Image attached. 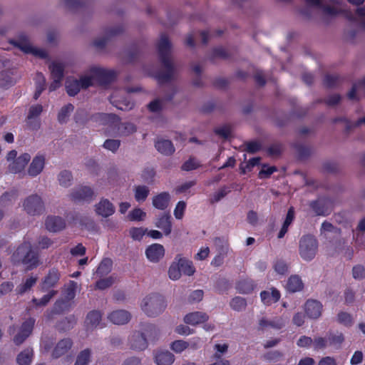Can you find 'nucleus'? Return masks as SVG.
<instances>
[{
  "label": "nucleus",
  "instance_id": "nucleus-1",
  "mask_svg": "<svg viewBox=\"0 0 365 365\" xmlns=\"http://www.w3.org/2000/svg\"><path fill=\"white\" fill-rule=\"evenodd\" d=\"M157 47L161 63L165 70L159 73L158 78L160 81L165 82L170 80L175 74V68L170 58L172 46L165 34L160 36Z\"/></svg>",
  "mask_w": 365,
  "mask_h": 365
},
{
  "label": "nucleus",
  "instance_id": "nucleus-2",
  "mask_svg": "<svg viewBox=\"0 0 365 365\" xmlns=\"http://www.w3.org/2000/svg\"><path fill=\"white\" fill-rule=\"evenodd\" d=\"M12 262L16 264H22L26 269H31L38 265L37 254L32 250L30 242H23L11 257Z\"/></svg>",
  "mask_w": 365,
  "mask_h": 365
},
{
  "label": "nucleus",
  "instance_id": "nucleus-3",
  "mask_svg": "<svg viewBox=\"0 0 365 365\" xmlns=\"http://www.w3.org/2000/svg\"><path fill=\"white\" fill-rule=\"evenodd\" d=\"M140 307L148 316L155 317L164 311L166 307V303L161 295L153 294L143 299Z\"/></svg>",
  "mask_w": 365,
  "mask_h": 365
},
{
  "label": "nucleus",
  "instance_id": "nucleus-4",
  "mask_svg": "<svg viewBox=\"0 0 365 365\" xmlns=\"http://www.w3.org/2000/svg\"><path fill=\"white\" fill-rule=\"evenodd\" d=\"M318 240L312 235H303L299 241V254L305 261L312 260L318 251Z\"/></svg>",
  "mask_w": 365,
  "mask_h": 365
},
{
  "label": "nucleus",
  "instance_id": "nucleus-5",
  "mask_svg": "<svg viewBox=\"0 0 365 365\" xmlns=\"http://www.w3.org/2000/svg\"><path fill=\"white\" fill-rule=\"evenodd\" d=\"M6 158L8 163V171L13 174H17L24 171L26 166L31 160V156L27 153L17 156V151L12 150L7 153Z\"/></svg>",
  "mask_w": 365,
  "mask_h": 365
},
{
  "label": "nucleus",
  "instance_id": "nucleus-6",
  "mask_svg": "<svg viewBox=\"0 0 365 365\" xmlns=\"http://www.w3.org/2000/svg\"><path fill=\"white\" fill-rule=\"evenodd\" d=\"M87 75L91 78V86L95 82L101 85H106L116 77V73L113 70L107 69L100 66H92L87 71Z\"/></svg>",
  "mask_w": 365,
  "mask_h": 365
},
{
  "label": "nucleus",
  "instance_id": "nucleus-7",
  "mask_svg": "<svg viewBox=\"0 0 365 365\" xmlns=\"http://www.w3.org/2000/svg\"><path fill=\"white\" fill-rule=\"evenodd\" d=\"M11 43L25 53L31 54L40 58H46L48 56L45 49L34 46L29 38L24 34L19 35L16 39L12 40Z\"/></svg>",
  "mask_w": 365,
  "mask_h": 365
},
{
  "label": "nucleus",
  "instance_id": "nucleus-8",
  "mask_svg": "<svg viewBox=\"0 0 365 365\" xmlns=\"http://www.w3.org/2000/svg\"><path fill=\"white\" fill-rule=\"evenodd\" d=\"M34 324L35 319L34 318H29L24 322L18 329L15 327H10L9 333L14 334V343L16 345L21 344L31 334Z\"/></svg>",
  "mask_w": 365,
  "mask_h": 365
},
{
  "label": "nucleus",
  "instance_id": "nucleus-9",
  "mask_svg": "<svg viewBox=\"0 0 365 365\" xmlns=\"http://www.w3.org/2000/svg\"><path fill=\"white\" fill-rule=\"evenodd\" d=\"M24 210L29 215H41L45 210L44 203L42 198L33 194L26 197L22 203Z\"/></svg>",
  "mask_w": 365,
  "mask_h": 365
},
{
  "label": "nucleus",
  "instance_id": "nucleus-10",
  "mask_svg": "<svg viewBox=\"0 0 365 365\" xmlns=\"http://www.w3.org/2000/svg\"><path fill=\"white\" fill-rule=\"evenodd\" d=\"M90 86L91 81L86 72L79 79L68 78L66 81V91L71 96H76L81 89H86Z\"/></svg>",
  "mask_w": 365,
  "mask_h": 365
},
{
  "label": "nucleus",
  "instance_id": "nucleus-11",
  "mask_svg": "<svg viewBox=\"0 0 365 365\" xmlns=\"http://www.w3.org/2000/svg\"><path fill=\"white\" fill-rule=\"evenodd\" d=\"M78 289V284L74 281H71L66 287L63 292V299H60L54 304L53 309L56 313L63 312L68 307L67 302L74 299Z\"/></svg>",
  "mask_w": 365,
  "mask_h": 365
},
{
  "label": "nucleus",
  "instance_id": "nucleus-12",
  "mask_svg": "<svg viewBox=\"0 0 365 365\" xmlns=\"http://www.w3.org/2000/svg\"><path fill=\"white\" fill-rule=\"evenodd\" d=\"M94 197L93 189L86 185L75 187L69 193V198L76 202H91Z\"/></svg>",
  "mask_w": 365,
  "mask_h": 365
},
{
  "label": "nucleus",
  "instance_id": "nucleus-13",
  "mask_svg": "<svg viewBox=\"0 0 365 365\" xmlns=\"http://www.w3.org/2000/svg\"><path fill=\"white\" fill-rule=\"evenodd\" d=\"M94 211L98 216L108 217L113 215L115 211L114 205L106 198H101L94 205Z\"/></svg>",
  "mask_w": 365,
  "mask_h": 365
},
{
  "label": "nucleus",
  "instance_id": "nucleus-14",
  "mask_svg": "<svg viewBox=\"0 0 365 365\" xmlns=\"http://www.w3.org/2000/svg\"><path fill=\"white\" fill-rule=\"evenodd\" d=\"M46 158L43 155L38 154L31 160L27 170V174L35 178L42 173L44 169Z\"/></svg>",
  "mask_w": 365,
  "mask_h": 365
},
{
  "label": "nucleus",
  "instance_id": "nucleus-15",
  "mask_svg": "<svg viewBox=\"0 0 365 365\" xmlns=\"http://www.w3.org/2000/svg\"><path fill=\"white\" fill-rule=\"evenodd\" d=\"M130 347L135 351H143L148 347L147 339L144 333L134 331L129 338Z\"/></svg>",
  "mask_w": 365,
  "mask_h": 365
},
{
  "label": "nucleus",
  "instance_id": "nucleus-16",
  "mask_svg": "<svg viewBox=\"0 0 365 365\" xmlns=\"http://www.w3.org/2000/svg\"><path fill=\"white\" fill-rule=\"evenodd\" d=\"M72 346L73 341L70 338H64L57 342L52 351L51 356L58 359L67 354Z\"/></svg>",
  "mask_w": 365,
  "mask_h": 365
},
{
  "label": "nucleus",
  "instance_id": "nucleus-17",
  "mask_svg": "<svg viewBox=\"0 0 365 365\" xmlns=\"http://www.w3.org/2000/svg\"><path fill=\"white\" fill-rule=\"evenodd\" d=\"M145 255L151 262H158L164 257L165 249L162 245L155 243L147 247Z\"/></svg>",
  "mask_w": 365,
  "mask_h": 365
},
{
  "label": "nucleus",
  "instance_id": "nucleus-18",
  "mask_svg": "<svg viewBox=\"0 0 365 365\" xmlns=\"http://www.w3.org/2000/svg\"><path fill=\"white\" fill-rule=\"evenodd\" d=\"M155 148L165 156H170L175 152V148L172 141L162 138L155 140Z\"/></svg>",
  "mask_w": 365,
  "mask_h": 365
},
{
  "label": "nucleus",
  "instance_id": "nucleus-19",
  "mask_svg": "<svg viewBox=\"0 0 365 365\" xmlns=\"http://www.w3.org/2000/svg\"><path fill=\"white\" fill-rule=\"evenodd\" d=\"M322 304L317 300H308L304 304L307 317L312 319H318L322 313Z\"/></svg>",
  "mask_w": 365,
  "mask_h": 365
},
{
  "label": "nucleus",
  "instance_id": "nucleus-20",
  "mask_svg": "<svg viewBox=\"0 0 365 365\" xmlns=\"http://www.w3.org/2000/svg\"><path fill=\"white\" fill-rule=\"evenodd\" d=\"M120 91H115L110 98V103L118 109L122 110H130L134 107V103L128 100L120 98Z\"/></svg>",
  "mask_w": 365,
  "mask_h": 365
},
{
  "label": "nucleus",
  "instance_id": "nucleus-21",
  "mask_svg": "<svg viewBox=\"0 0 365 365\" xmlns=\"http://www.w3.org/2000/svg\"><path fill=\"white\" fill-rule=\"evenodd\" d=\"M45 225L49 232H56L65 228L66 222L61 217L48 216L46 220Z\"/></svg>",
  "mask_w": 365,
  "mask_h": 365
},
{
  "label": "nucleus",
  "instance_id": "nucleus-22",
  "mask_svg": "<svg viewBox=\"0 0 365 365\" xmlns=\"http://www.w3.org/2000/svg\"><path fill=\"white\" fill-rule=\"evenodd\" d=\"M95 122L103 125L115 127L119 120L118 116L112 113H97L93 116Z\"/></svg>",
  "mask_w": 365,
  "mask_h": 365
},
{
  "label": "nucleus",
  "instance_id": "nucleus-23",
  "mask_svg": "<svg viewBox=\"0 0 365 365\" xmlns=\"http://www.w3.org/2000/svg\"><path fill=\"white\" fill-rule=\"evenodd\" d=\"M108 319L112 323L121 325L128 323L131 319V315L126 310H115L109 314Z\"/></svg>",
  "mask_w": 365,
  "mask_h": 365
},
{
  "label": "nucleus",
  "instance_id": "nucleus-24",
  "mask_svg": "<svg viewBox=\"0 0 365 365\" xmlns=\"http://www.w3.org/2000/svg\"><path fill=\"white\" fill-rule=\"evenodd\" d=\"M60 278V273L58 270L52 269L46 276L43 281L41 284V289L42 292H46L50 288L55 286L58 282Z\"/></svg>",
  "mask_w": 365,
  "mask_h": 365
},
{
  "label": "nucleus",
  "instance_id": "nucleus-25",
  "mask_svg": "<svg viewBox=\"0 0 365 365\" xmlns=\"http://www.w3.org/2000/svg\"><path fill=\"white\" fill-rule=\"evenodd\" d=\"M123 30H124L123 26L121 25L111 27V28L108 29L106 32L107 37H101V38H96L93 42L94 46L98 48H103L106 43L108 37H112V36L118 35V34H121L123 31Z\"/></svg>",
  "mask_w": 365,
  "mask_h": 365
},
{
  "label": "nucleus",
  "instance_id": "nucleus-26",
  "mask_svg": "<svg viewBox=\"0 0 365 365\" xmlns=\"http://www.w3.org/2000/svg\"><path fill=\"white\" fill-rule=\"evenodd\" d=\"M170 195L168 192H163L153 197V205L158 210H165L170 203Z\"/></svg>",
  "mask_w": 365,
  "mask_h": 365
},
{
  "label": "nucleus",
  "instance_id": "nucleus-27",
  "mask_svg": "<svg viewBox=\"0 0 365 365\" xmlns=\"http://www.w3.org/2000/svg\"><path fill=\"white\" fill-rule=\"evenodd\" d=\"M207 319V314L201 312H191L186 314L184 317L185 323L192 326L205 322Z\"/></svg>",
  "mask_w": 365,
  "mask_h": 365
},
{
  "label": "nucleus",
  "instance_id": "nucleus-28",
  "mask_svg": "<svg viewBox=\"0 0 365 365\" xmlns=\"http://www.w3.org/2000/svg\"><path fill=\"white\" fill-rule=\"evenodd\" d=\"M175 361V356L167 350L158 351L155 354V362L158 365H171Z\"/></svg>",
  "mask_w": 365,
  "mask_h": 365
},
{
  "label": "nucleus",
  "instance_id": "nucleus-29",
  "mask_svg": "<svg viewBox=\"0 0 365 365\" xmlns=\"http://www.w3.org/2000/svg\"><path fill=\"white\" fill-rule=\"evenodd\" d=\"M115 128L117 129V134L119 136H128L136 131L135 125L129 122L121 123L120 120L115 123Z\"/></svg>",
  "mask_w": 365,
  "mask_h": 365
},
{
  "label": "nucleus",
  "instance_id": "nucleus-30",
  "mask_svg": "<svg viewBox=\"0 0 365 365\" xmlns=\"http://www.w3.org/2000/svg\"><path fill=\"white\" fill-rule=\"evenodd\" d=\"M327 204V202L325 200H318L316 201H312L310 203V207L317 215L326 216L328 215L331 212Z\"/></svg>",
  "mask_w": 365,
  "mask_h": 365
},
{
  "label": "nucleus",
  "instance_id": "nucleus-31",
  "mask_svg": "<svg viewBox=\"0 0 365 365\" xmlns=\"http://www.w3.org/2000/svg\"><path fill=\"white\" fill-rule=\"evenodd\" d=\"M364 96H365V78L356 83L348 93V97L351 100H358Z\"/></svg>",
  "mask_w": 365,
  "mask_h": 365
},
{
  "label": "nucleus",
  "instance_id": "nucleus-32",
  "mask_svg": "<svg viewBox=\"0 0 365 365\" xmlns=\"http://www.w3.org/2000/svg\"><path fill=\"white\" fill-rule=\"evenodd\" d=\"M170 218L171 217L170 215L163 214L158 218L155 222V226L162 230L165 235H170L172 230Z\"/></svg>",
  "mask_w": 365,
  "mask_h": 365
},
{
  "label": "nucleus",
  "instance_id": "nucleus-33",
  "mask_svg": "<svg viewBox=\"0 0 365 365\" xmlns=\"http://www.w3.org/2000/svg\"><path fill=\"white\" fill-rule=\"evenodd\" d=\"M260 297L262 302L264 304L270 305L279 299L280 294L277 289H272L271 292L262 291L260 293Z\"/></svg>",
  "mask_w": 365,
  "mask_h": 365
},
{
  "label": "nucleus",
  "instance_id": "nucleus-34",
  "mask_svg": "<svg viewBox=\"0 0 365 365\" xmlns=\"http://www.w3.org/2000/svg\"><path fill=\"white\" fill-rule=\"evenodd\" d=\"M329 346L339 349L344 341L342 333L339 331H329L327 334Z\"/></svg>",
  "mask_w": 365,
  "mask_h": 365
},
{
  "label": "nucleus",
  "instance_id": "nucleus-35",
  "mask_svg": "<svg viewBox=\"0 0 365 365\" xmlns=\"http://www.w3.org/2000/svg\"><path fill=\"white\" fill-rule=\"evenodd\" d=\"M255 287L254 282L250 279H245L239 281L236 288L241 294H247L251 293Z\"/></svg>",
  "mask_w": 365,
  "mask_h": 365
},
{
  "label": "nucleus",
  "instance_id": "nucleus-36",
  "mask_svg": "<svg viewBox=\"0 0 365 365\" xmlns=\"http://www.w3.org/2000/svg\"><path fill=\"white\" fill-rule=\"evenodd\" d=\"M92 350L91 349H85L81 351L76 356L74 365H88L91 361Z\"/></svg>",
  "mask_w": 365,
  "mask_h": 365
},
{
  "label": "nucleus",
  "instance_id": "nucleus-37",
  "mask_svg": "<svg viewBox=\"0 0 365 365\" xmlns=\"http://www.w3.org/2000/svg\"><path fill=\"white\" fill-rule=\"evenodd\" d=\"M33 349L27 348L20 352L17 357L16 361L19 365H30L33 359Z\"/></svg>",
  "mask_w": 365,
  "mask_h": 365
},
{
  "label": "nucleus",
  "instance_id": "nucleus-38",
  "mask_svg": "<svg viewBox=\"0 0 365 365\" xmlns=\"http://www.w3.org/2000/svg\"><path fill=\"white\" fill-rule=\"evenodd\" d=\"M214 245L218 255L227 256L229 252V243L227 240L221 237L214 239Z\"/></svg>",
  "mask_w": 365,
  "mask_h": 365
},
{
  "label": "nucleus",
  "instance_id": "nucleus-39",
  "mask_svg": "<svg viewBox=\"0 0 365 365\" xmlns=\"http://www.w3.org/2000/svg\"><path fill=\"white\" fill-rule=\"evenodd\" d=\"M294 219V209L293 207H289L288 210L285 220L282 227L278 234V238H282L288 231L289 226L292 224Z\"/></svg>",
  "mask_w": 365,
  "mask_h": 365
},
{
  "label": "nucleus",
  "instance_id": "nucleus-40",
  "mask_svg": "<svg viewBox=\"0 0 365 365\" xmlns=\"http://www.w3.org/2000/svg\"><path fill=\"white\" fill-rule=\"evenodd\" d=\"M303 284L302 280L299 276L292 275L288 279L287 288L289 292H296L302 289Z\"/></svg>",
  "mask_w": 365,
  "mask_h": 365
},
{
  "label": "nucleus",
  "instance_id": "nucleus-41",
  "mask_svg": "<svg viewBox=\"0 0 365 365\" xmlns=\"http://www.w3.org/2000/svg\"><path fill=\"white\" fill-rule=\"evenodd\" d=\"M52 78L63 79L64 66L62 63L54 61L49 65Z\"/></svg>",
  "mask_w": 365,
  "mask_h": 365
},
{
  "label": "nucleus",
  "instance_id": "nucleus-42",
  "mask_svg": "<svg viewBox=\"0 0 365 365\" xmlns=\"http://www.w3.org/2000/svg\"><path fill=\"white\" fill-rule=\"evenodd\" d=\"M179 263V255L177 256L169 267L168 275L172 280H177L181 276V269Z\"/></svg>",
  "mask_w": 365,
  "mask_h": 365
},
{
  "label": "nucleus",
  "instance_id": "nucleus-43",
  "mask_svg": "<svg viewBox=\"0 0 365 365\" xmlns=\"http://www.w3.org/2000/svg\"><path fill=\"white\" fill-rule=\"evenodd\" d=\"M57 179L61 186L68 187L72 184L73 175L70 171L64 170L58 173Z\"/></svg>",
  "mask_w": 365,
  "mask_h": 365
},
{
  "label": "nucleus",
  "instance_id": "nucleus-44",
  "mask_svg": "<svg viewBox=\"0 0 365 365\" xmlns=\"http://www.w3.org/2000/svg\"><path fill=\"white\" fill-rule=\"evenodd\" d=\"M179 263L180 265L181 273L182 272L187 276H191L195 273V269L193 267L192 262L179 256Z\"/></svg>",
  "mask_w": 365,
  "mask_h": 365
},
{
  "label": "nucleus",
  "instance_id": "nucleus-45",
  "mask_svg": "<svg viewBox=\"0 0 365 365\" xmlns=\"http://www.w3.org/2000/svg\"><path fill=\"white\" fill-rule=\"evenodd\" d=\"M149 193L150 190L145 185H138L134 187V196L138 202H144Z\"/></svg>",
  "mask_w": 365,
  "mask_h": 365
},
{
  "label": "nucleus",
  "instance_id": "nucleus-46",
  "mask_svg": "<svg viewBox=\"0 0 365 365\" xmlns=\"http://www.w3.org/2000/svg\"><path fill=\"white\" fill-rule=\"evenodd\" d=\"M74 107L72 104L68 103L63 106L58 114V120L61 123L67 122L71 113L73 112Z\"/></svg>",
  "mask_w": 365,
  "mask_h": 365
},
{
  "label": "nucleus",
  "instance_id": "nucleus-47",
  "mask_svg": "<svg viewBox=\"0 0 365 365\" xmlns=\"http://www.w3.org/2000/svg\"><path fill=\"white\" fill-rule=\"evenodd\" d=\"M36 282L37 277H31L26 279L24 282L19 285L16 289V292L19 294H23L30 290L31 288L36 283Z\"/></svg>",
  "mask_w": 365,
  "mask_h": 365
},
{
  "label": "nucleus",
  "instance_id": "nucleus-48",
  "mask_svg": "<svg viewBox=\"0 0 365 365\" xmlns=\"http://www.w3.org/2000/svg\"><path fill=\"white\" fill-rule=\"evenodd\" d=\"M112 264L113 262L111 259L108 258L104 259L99 264L96 271V274L99 277L108 274L112 269Z\"/></svg>",
  "mask_w": 365,
  "mask_h": 365
},
{
  "label": "nucleus",
  "instance_id": "nucleus-49",
  "mask_svg": "<svg viewBox=\"0 0 365 365\" xmlns=\"http://www.w3.org/2000/svg\"><path fill=\"white\" fill-rule=\"evenodd\" d=\"M143 330L141 332L145 334L147 339L155 340L159 335L158 329L153 324L145 325Z\"/></svg>",
  "mask_w": 365,
  "mask_h": 365
},
{
  "label": "nucleus",
  "instance_id": "nucleus-50",
  "mask_svg": "<svg viewBox=\"0 0 365 365\" xmlns=\"http://www.w3.org/2000/svg\"><path fill=\"white\" fill-rule=\"evenodd\" d=\"M56 294L57 291L50 290L48 294H45L40 299L34 298L32 302L36 307H45Z\"/></svg>",
  "mask_w": 365,
  "mask_h": 365
},
{
  "label": "nucleus",
  "instance_id": "nucleus-51",
  "mask_svg": "<svg viewBox=\"0 0 365 365\" xmlns=\"http://www.w3.org/2000/svg\"><path fill=\"white\" fill-rule=\"evenodd\" d=\"M230 305L232 309L237 312H241L246 308L247 302L245 298L235 297L230 301Z\"/></svg>",
  "mask_w": 365,
  "mask_h": 365
},
{
  "label": "nucleus",
  "instance_id": "nucleus-52",
  "mask_svg": "<svg viewBox=\"0 0 365 365\" xmlns=\"http://www.w3.org/2000/svg\"><path fill=\"white\" fill-rule=\"evenodd\" d=\"M101 320V314L98 311L90 312L86 318V322L91 327H96Z\"/></svg>",
  "mask_w": 365,
  "mask_h": 365
},
{
  "label": "nucleus",
  "instance_id": "nucleus-53",
  "mask_svg": "<svg viewBox=\"0 0 365 365\" xmlns=\"http://www.w3.org/2000/svg\"><path fill=\"white\" fill-rule=\"evenodd\" d=\"M148 230L143 227H131L129 230V235L133 240L140 241Z\"/></svg>",
  "mask_w": 365,
  "mask_h": 365
},
{
  "label": "nucleus",
  "instance_id": "nucleus-54",
  "mask_svg": "<svg viewBox=\"0 0 365 365\" xmlns=\"http://www.w3.org/2000/svg\"><path fill=\"white\" fill-rule=\"evenodd\" d=\"M190 346L187 341L183 340H176L171 343L170 349L175 353L180 354L188 348Z\"/></svg>",
  "mask_w": 365,
  "mask_h": 365
},
{
  "label": "nucleus",
  "instance_id": "nucleus-55",
  "mask_svg": "<svg viewBox=\"0 0 365 365\" xmlns=\"http://www.w3.org/2000/svg\"><path fill=\"white\" fill-rule=\"evenodd\" d=\"M200 166V162L195 158L190 157L182 164L181 168L185 171H190L197 169Z\"/></svg>",
  "mask_w": 365,
  "mask_h": 365
},
{
  "label": "nucleus",
  "instance_id": "nucleus-56",
  "mask_svg": "<svg viewBox=\"0 0 365 365\" xmlns=\"http://www.w3.org/2000/svg\"><path fill=\"white\" fill-rule=\"evenodd\" d=\"M115 281V277L110 276L107 278L101 279L96 283V288L98 289H105L110 287Z\"/></svg>",
  "mask_w": 365,
  "mask_h": 365
},
{
  "label": "nucleus",
  "instance_id": "nucleus-57",
  "mask_svg": "<svg viewBox=\"0 0 365 365\" xmlns=\"http://www.w3.org/2000/svg\"><path fill=\"white\" fill-rule=\"evenodd\" d=\"M146 213L140 208H135L128 215V217L131 221H141L145 219Z\"/></svg>",
  "mask_w": 365,
  "mask_h": 365
},
{
  "label": "nucleus",
  "instance_id": "nucleus-58",
  "mask_svg": "<svg viewBox=\"0 0 365 365\" xmlns=\"http://www.w3.org/2000/svg\"><path fill=\"white\" fill-rule=\"evenodd\" d=\"M155 176V171L153 168H147L144 169L141 174L143 180L148 184L153 183Z\"/></svg>",
  "mask_w": 365,
  "mask_h": 365
},
{
  "label": "nucleus",
  "instance_id": "nucleus-59",
  "mask_svg": "<svg viewBox=\"0 0 365 365\" xmlns=\"http://www.w3.org/2000/svg\"><path fill=\"white\" fill-rule=\"evenodd\" d=\"M230 192V190L228 187L224 186L221 187L218 191L215 192L210 199L211 203H215L217 202H219L221 199H222L224 197H225L229 192Z\"/></svg>",
  "mask_w": 365,
  "mask_h": 365
},
{
  "label": "nucleus",
  "instance_id": "nucleus-60",
  "mask_svg": "<svg viewBox=\"0 0 365 365\" xmlns=\"http://www.w3.org/2000/svg\"><path fill=\"white\" fill-rule=\"evenodd\" d=\"M329 346L327 336L326 337H316L314 339V349L315 350L324 349Z\"/></svg>",
  "mask_w": 365,
  "mask_h": 365
},
{
  "label": "nucleus",
  "instance_id": "nucleus-61",
  "mask_svg": "<svg viewBox=\"0 0 365 365\" xmlns=\"http://www.w3.org/2000/svg\"><path fill=\"white\" fill-rule=\"evenodd\" d=\"M120 141L115 139H108L103 143V148L113 153H115L119 148Z\"/></svg>",
  "mask_w": 365,
  "mask_h": 365
},
{
  "label": "nucleus",
  "instance_id": "nucleus-62",
  "mask_svg": "<svg viewBox=\"0 0 365 365\" xmlns=\"http://www.w3.org/2000/svg\"><path fill=\"white\" fill-rule=\"evenodd\" d=\"M337 321L344 326L349 327L353 324V319L351 316L346 312H339L337 315Z\"/></svg>",
  "mask_w": 365,
  "mask_h": 365
},
{
  "label": "nucleus",
  "instance_id": "nucleus-63",
  "mask_svg": "<svg viewBox=\"0 0 365 365\" xmlns=\"http://www.w3.org/2000/svg\"><path fill=\"white\" fill-rule=\"evenodd\" d=\"M215 133L225 139L231 135V127L229 125H223L215 129Z\"/></svg>",
  "mask_w": 365,
  "mask_h": 365
},
{
  "label": "nucleus",
  "instance_id": "nucleus-64",
  "mask_svg": "<svg viewBox=\"0 0 365 365\" xmlns=\"http://www.w3.org/2000/svg\"><path fill=\"white\" fill-rule=\"evenodd\" d=\"M163 101L155 99L148 105V110L152 113H158L162 110Z\"/></svg>",
  "mask_w": 365,
  "mask_h": 365
}]
</instances>
